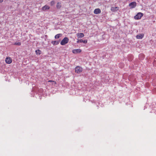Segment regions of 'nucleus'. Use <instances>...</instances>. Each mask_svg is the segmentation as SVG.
I'll return each instance as SVG.
<instances>
[{
	"mask_svg": "<svg viewBox=\"0 0 156 156\" xmlns=\"http://www.w3.org/2000/svg\"><path fill=\"white\" fill-rule=\"evenodd\" d=\"M144 37V35L142 34H138L136 36V37L138 39H142Z\"/></svg>",
	"mask_w": 156,
	"mask_h": 156,
	"instance_id": "12",
	"label": "nucleus"
},
{
	"mask_svg": "<svg viewBox=\"0 0 156 156\" xmlns=\"http://www.w3.org/2000/svg\"><path fill=\"white\" fill-rule=\"evenodd\" d=\"M82 71V68L81 67L77 66L75 68V72L77 73H79Z\"/></svg>",
	"mask_w": 156,
	"mask_h": 156,
	"instance_id": "3",
	"label": "nucleus"
},
{
	"mask_svg": "<svg viewBox=\"0 0 156 156\" xmlns=\"http://www.w3.org/2000/svg\"><path fill=\"white\" fill-rule=\"evenodd\" d=\"M83 42L84 44H86L87 43V41L86 40H83L82 39L78 40L77 43H82Z\"/></svg>",
	"mask_w": 156,
	"mask_h": 156,
	"instance_id": "8",
	"label": "nucleus"
},
{
	"mask_svg": "<svg viewBox=\"0 0 156 156\" xmlns=\"http://www.w3.org/2000/svg\"><path fill=\"white\" fill-rule=\"evenodd\" d=\"M3 0H0V2H2L3 1Z\"/></svg>",
	"mask_w": 156,
	"mask_h": 156,
	"instance_id": "21",
	"label": "nucleus"
},
{
	"mask_svg": "<svg viewBox=\"0 0 156 156\" xmlns=\"http://www.w3.org/2000/svg\"><path fill=\"white\" fill-rule=\"evenodd\" d=\"M50 9V7L47 5H45L42 8V10L43 11H45L46 9Z\"/></svg>",
	"mask_w": 156,
	"mask_h": 156,
	"instance_id": "11",
	"label": "nucleus"
},
{
	"mask_svg": "<svg viewBox=\"0 0 156 156\" xmlns=\"http://www.w3.org/2000/svg\"><path fill=\"white\" fill-rule=\"evenodd\" d=\"M121 64H122V65H123V64H122V63H121L120 64H119V66L120 67H122V66L121 67V66H120V65H121Z\"/></svg>",
	"mask_w": 156,
	"mask_h": 156,
	"instance_id": "20",
	"label": "nucleus"
},
{
	"mask_svg": "<svg viewBox=\"0 0 156 156\" xmlns=\"http://www.w3.org/2000/svg\"><path fill=\"white\" fill-rule=\"evenodd\" d=\"M81 50L80 49H76L73 50L72 51L73 52L74 54H77L80 53Z\"/></svg>",
	"mask_w": 156,
	"mask_h": 156,
	"instance_id": "7",
	"label": "nucleus"
},
{
	"mask_svg": "<svg viewBox=\"0 0 156 156\" xmlns=\"http://www.w3.org/2000/svg\"><path fill=\"white\" fill-rule=\"evenodd\" d=\"M111 10L113 12H115L119 9V7H113L111 8Z\"/></svg>",
	"mask_w": 156,
	"mask_h": 156,
	"instance_id": "9",
	"label": "nucleus"
},
{
	"mask_svg": "<svg viewBox=\"0 0 156 156\" xmlns=\"http://www.w3.org/2000/svg\"><path fill=\"white\" fill-rule=\"evenodd\" d=\"M55 3V2L54 1H52L50 2V5L51 6L54 5Z\"/></svg>",
	"mask_w": 156,
	"mask_h": 156,
	"instance_id": "18",
	"label": "nucleus"
},
{
	"mask_svg": "<svg viewBox=\"0 0 156 156\" xmlns=\"http://www.w3.org/2000/svg\"><path fill=\"white\" fill-rule=\"evenodd\" d=\"M61 6L62 5L61 3L58 2L57 3L56 5V7L57 9H60L61 7Z\"/></svg>",
	"mask_w": 156,
	"mask_h": 156,
	"instance_id": "15",
	"label": "nucleus"
},
{
	"mask_svg": "<svg viewBox=\"0 0 156 156\" xmlns=\"http://www.w3.org/2000/svg\"><path fill=\"white\" fill-rule=\"evenodd\" d=\"M5 62L7 64H10L12 62V59L10 57H7L6 58Z\"/></svg>",
	"mask_w": 156,
	"mask_h": 156,
	"instance_id": "5",
	"label": "nucleus"
},
{
	"mask_svg": "<svg viewBox=\"0 0 156 156\" xmlns=\"http://www.w3.org/2000/svg\"><path fill=\"white\" fill-rule=\"evenodd\" d=\"M76 35L78 38H82L84 36V35L83 33H78L76 34Z\"/></svg>",
	"mask_w": 156,
	"mask_h": 156,
	"instance_id": "10",
	"label": "nucleus"
},
{
	"mask_svg": "<svg viewBox=\"0 0 156 156\" xmlns=\"http://www.w3.org/2000/svg\"><path fill=\"white\" fill-rule=\"evenodd\" d=\"M62 34H58L56 35H55V38L56 39H58L60 37H61L62 36Z\"/></svg>",
	"mask_w": 156,
	"mask_h": 156,
	"instance_id": "14",
	"label": "nucleus"
},
{
	"mask_svg": "<svg viewBox=\"0 0 156 156\" xmlns=\"http://www.w3.org/2000/svg\"><path fill=\"white\" fill-rule=\"evenodd\" d=\"M143 15V13L139 12L134 16V18L136 20L140 19Z\"/></svg>",
	"mask_w": 156,
	"mask_h": 156,
	"instance_id": "2",
	"label": "nucleus"
},
{
	"mask_svg": "<svg viewBox=\"0 0 156 156\" xmlns=\"http://www.w3.org/2000/svg\"><path fill=\"white\" fill-rule=\"evenodd\" d=\"M139 58L140 60H142L144 58V55L140 54L139 55Z\"/></svg>",
	"mask_w": 156,
	"mask_h": 156,
	"instance_id": "17",
	"label": "nucleus"
},
{
	"mask_svg": "<svg viewBox=\"0 0 156 156\" xmlns=\"http://www.w3.org/2000/svg\"><path fill=\"white\" fill-rule=\"evenodd\" d=\"M136 5V3L135 2H132L129 4V6L131 8H134Z\"/></svg>",
	"mask_w": 156,
	"mask_h": 156,
	"instance_id": "4",
	"label": "nucleus"
},
{
	"mask_svg": "<svg viewBox=\"0 0 156 156\" xmlns=\"http://www.w3.org/2000/svg\"><path fill=\"white\" fill-rule=\"evenodd\" d=\"M51 43L53 45H57L59 44V42L57 41H52Z\"/></svg>",
	"mask_w": 156,
	"mask_h": 156,
	"instance_id": "13",
	"label": "nucleus"
},
{
	"mask_svg": "<svg viewBox=\"0 0 156 156\" xmlns=\"http://www.w3.org/2000/svg\"><path fill=\"white\" fill-rule=\"evenodd\" d=\"M35 52L37 55H40L41 53V51L39 50L35 51Z\"/></svg>",
	"mask_w": 156,
	"mask_h": 156,
	"instance_id": "16",
	"label": "nucleus"
},
{
	"mask_svg": "<svg viewBox=\"0 0 156 156\" xmlns=\"http://www.w3.org/2000/svg\"><path fill=\"white\" fill-rule=\"evenodd\" d=\"M21 44V43L20 42H15L14 44L15 45H20Z\"/></svg>",
	"mask_w": 156,
	"mask_h": 156,
	"instance_id": "19",
	"label": "nucleus"
},
{
	"mask_svg": "<svg viewBox=\"0 0 156 156\" xmlns=\"http://www.w3.org/2000/svg\"><path fill=\"white\" fill-rule=\"evenodd\" d=\"M69 39L67 37H65L61 41L60 44L61 45H64L67 44L69 41Z\"/></svg>",
	"mask_w": 156,
	"mask_h": 156,
	"instance_id": "1",
	"label": "nucleus"
},
{
	"mask_svg": "<svg viewBox=\"0 0 156 156\" xmlns=\"http://www.w3.org/2000/svg\"><path fill=\"white\" fill-rule=\"evenodd\" d=\"M101 11L100 9H96L94 10V12L95 14H99L101 12Z\"/></svg>",
	"mask_w": 156,
	"mask_h": 156,
	"instance_id": "6",
	"label": "nucleus"
}]
</instances>
